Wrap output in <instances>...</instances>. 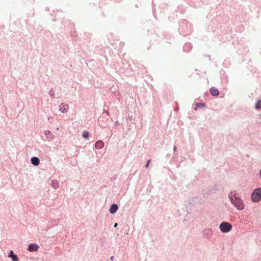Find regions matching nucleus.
<instances>
[{"label": "nucleus", "mask_w": 261, "mask_h": 261, "mask_svg": "<svg viewBox=\"0 0 261 261\" xmlns=\"http://www.w3.org/2000/svg\"><path fill=\"white\" fill-rule=\"evenodd\" d=\"M228 197L231 204L239 210H242L244 208L245 205L243 201L240 197L237 195L236 191H231L228 195Z\"/></svg>", "instance_id": "1"}, {"label": "nucleus", "mask_w": 261, "mask_h": 261, "mask_svg": "<svg viewBox=\"0 0 261 261\" xmlns=\"http://www.w3.org/2000/svg\"><path fill=\"white\" fill-rule=\"evenodd\" d=\"M251 199L253 202H258L261 200V188L254 189L251 193Z\"/></svg>", "instance_id": "2"}, {"label": "nucleus", "mask_w": 261, "mask_h": 261, "mask_svg": "<svg viewBox=\"0 0 261 261\" xmlns=\"http://www.w3.org/2000/svg\"><path fill=\"white\" fill-rule=\"evenodd\" d=\"M231 225L226 222H222L219 225L220 230L223 233H227L231 229Z\"/></svg>", "instance_id": "3"}, {"label": "nucleus", "mask_w": 261, "mask_h": 261, "mask_svg": "<svg viewBox=\"0 0 261 261\" xmlns=\"http://www.w3.org/2000/svg\"><path fill=\"white\" fill-rule=\"evenodd\" d=\"M39 248V246L36 243L30 244L27 248V250L30 252H36Z\"/></svg>", "instance_id": "4"}, {"label": "nucleus", "mask_w": 261, "mask_h": 261, "mask_svg": "<svg viewBox=\"0 0 261 261\" xmlns=\"http://www.w3.org/2000/svg\"><path fill=\"white\" fill-rule=\"evenodd\" d=\"M202 233L204 238L210 239L213 234V231L210 229H205L203 231Z\"/></svg>", "instance_id": "5"}, {"label": "nucleus", "mask_w": 261, "mask_h": 261, "mask_svg": "<svg viewBox=\"0 0 261 261\" xmlns=\"http://www.w3.org/2000/svg\"><path fill=\"white\" fill-rule=\"evenodd\" d=\"M118 210V205L116 203H113L111 205L109 212L110 214H114L116 213Z\"/></svg>", "instance_id": "6"}, {"label": "nucleus", "mask_w": 261, "mask_h": 261, "mask_svg": "<svg viewBox=\"0 0 261 261\" xmlns=\"http://www.w3.org/2000/svg\"><path fill=\"white\" fill-rule=\"evenodd\" d=\"M8 257L9 258H11V259L12 261H18L19 260L17 255L14 253V252L13 250L9 251V252L8 253Z\"/></svg>", "instance_id": "7"}, {"label": "nucleus", "mask_w": 261, "mask_h": 261, "mask_svg": "<svg viewBox=\"0 0 261 261\" xmlns=\"http://www.w3.org/2000/svg\"><path fill=\"white\" fill-rule=\"evenodd\" d=\"M210 92L211 95L213 96H218L220 94L218 89L216 88L215 87H212L210 89Z\"/></svg>", "instance_id": "8"}, {"label": "nucleus", "mask_w": 261, "mask_h": 261, "mask_svg": "<svg viewBox=\"0 0 261 261\" xmlns=\"http://www.w3.org/2000/svg\"><path fill=\"white\" fill-rule=\"evenodd\" d=\"M40 159L38 157L33 156L31 159V164L35 166H38L40 164Z\"/></svg>", "instance_id": "9"}, {"label": "nucleus", "mask_w": 261, "mask_h": 261, "mask_svg": "<svg viewBox=\"0 0 261 261\" xmlns=\"http://www.w3.org/2000/svg\"><path fill=\"white\" fill-rule=\"evenodd\" d=\"M68 105L65 104V103H62L60 106V111L63 113H65L67 112L68 110Z\"/></svg>", "instance_id": "10"}, {"label": "nucleus", "mask_w": 261, "mask_h": 261, "mask_svg": "<svg viewBox=\"0 0 261 261\" xmlns=\"http://www.w3.org/2000/svg\"><path fill=\"white\" fill-rule=\"evenodd\" d=\"M201 198L199 196H194L190 199L189 202L191 204L193 205L196 202H199Z\"/></svg>", "instance_id": "11"}, {"label": "nucleus", "mask_w": 261, "mask_h": 261, "mask_svg": "<svg viewBox=\"0 0 261 261\" xmlns=\"http://www.w3.org/2000/svg\"><path fill=\"white\" fill-rule=\"evenodd\" d=\"M104 146L103 142L101 140H98L96 142L95 144V147L96 149H101Z\"/></svg>", "instance_id": "12"}, {"label": "nucleus", "mask_w": 261, "mask_h": 261, "mask_svg": "<svg viewBox=\"0 0 261 261\" xmlns=\"http://www.w3.org/2000/svg\"><path fill=\"white\" fill-rule=\"evenodd\" d=\"M51 185L53 188L57 189L59 187V182L57 180H52L51 181Z\"/></svg>", "instance_id": "13"}, {"label": "nucleus", "mask_w": 261, "mask_h": 261, "mask_svg": "<svg viewBox=\"0 0 261 261\" xmlns=\"http://www.w3.org/2000/svg\"><path fill=\"white\" fill-rule=\"evenodd\" d=\"M195 106H196V107L194 108V110L195 111H196V110H197V108H204V107H205L206 105L204 102H201V103H196L195 104Z\"/></svg>", "instance_id": "14"}, {"label": "nucleus", "mask_w": 261, "mask_h": 261, "mask_svg": "<svg viewBox=\"0 0 261 261\" xmlns=\"http://www.w3.org/2000/svg\"><path fill=\"white\" fill-rule=\"evenodd\" d=\"M90 136V133L87 130H84L82 133V137L84 139H88Z\"/></svg>", "instance_id": "15"}, {"label": "nucleus", "mask_w": 261, "mask_h": 261, "mask_svg": "<svg viewBox=\"0 0 261 261\" xmlns=\"http://www.w3.org/2000/svg\"><path fill=\"white\" fill-rule=\"evenodd\" d=\"M255 108L256 110L261 109V100H258L255 105Z\"/></svg>", "instance_id": "16"}, {"label": "nucleus", "mask_w": 261, "mask_h": 261, "mask_svg": "<svg viewBox=\"0 0 261 261\" xmlns=\"http://www.w3.org/2000/svg\"><path fill=\"white\" fill-rule=\"evenodd\" d=\"M185 24H187V21L186 20H184L181 21V24H180V27L181 29H183Z\"/></svg>", "instance_id": "17"}, {"label": "nucleus", "mask_w": 261, "mask_h": 261, "mask_svg": "<svg viewBox=\"0 0 261 261\" xmlns=\"http://www.w3.org/2000/svg\"><path fill=\"white\" fill-rule=\"evenodd\" d=\"M44 134L47 137H48V136L49 135H51V133L50 132V131L48 130H46L44 132Z\"/></svg>", "instance_id": "18"}, {"label": "nucleus", "mask_w": 261, "mask_h": 261, "mask_svg": "<svg viewBox=\"0 0 261 261\" xmlns=\"http://www.w3.org/2000/svg\"><path fill=\"white\" fill-rule=\"evenodd\" d=\"M49 94L51 97H53L55 95V92H54L53 89H50V90L49 91Z\"/></svg>", "instance_id": "19"}, {"label": "nucleus", "mask_w": 261, "mask_h": 261, "mask_svg": "<svg viewBox=\"0 0 261 261\" xmlns=\"http://www.w3.org/2000/svg\"><path fill=\"white\" fill-rule=\"evenodd\" d=\"M190 46H191V44H190V43H187V44H186L184 46V51H186V48L187 47H190Z\"/></svg>", "instance_id": "20"}, {"label": "nucleus", "mask_w": 261, "mask_h": 261, "mask_svg": "<svg viewBox=\"0 0 261 261\" xmlns=\"http://www.w3.org/2000/svg\"><path fill=\"white\" fill-rule=\"evenodd\" d=\"M150 162V160H148L147 161V162H146V164H145V167L146 168H147L148 167Z\"/></svg>", "instance_id": "21"}, {"label": "nucleus", "mask_w": 261, "mask_h": 261, "mask_svg": "<svg viewBox=\"0 0 261 261\" xmlns=\"http://www.w3.org/2000/svg\"><path fill=\"white\" fill-rule=\"evenodd\" d=\"M176 149H177V147L175 145L173 147V151L174 152H175L176 151Z\"/></svg>", "instance_id": "22"}, {"label": "nucleus", "mask_w": 261, "mask_h": 261, "mask_svg": "<svg viewBox=\"0 0 261 261\" xmlns=\"http://www.w3.org/2000/svg\"><path fill=\"white\" fill-rule=\"evenodd\" d=\"M104 113H106L107 116L109 115V112L108 111H104Z\"/></svg>", "instance_id": "23"}, {"label": "nucleus", "mask_w": 261, "mask_h": 261, "mask_svg": "<svg viewBox=\"0 0 261 261\" xmlns=\"http://www.w3.org/2000/svg\"><path fill=\"white\" fill-rule=\"evenodd\" d=\"M209 192H210V193H214V192H215V190H213V189H211V190L209 191Z\"/></svg>", "instance_id": "24"}, {"label": "nucleus", "mask_w": 261, "mask_h": 261, "mask_svg": "<svg viewBox=\"0 0 261 261\" xmlns=\"http://www.w3.org/2000/svg\"><path fill=\"white\" fill-rule=\"evenodd\" d=\"M114 256H111V257H110V259H111V260H112H112H113V259H114Z\"/></svg>", "instance_id": "25"}, {"label": "nucleus", "mask_w": 261, "mask_h": 261, "mask_svg": "<svg viewBox=\"0 0 261 261\" xmlns=\"http://www.w3.org/2000/svg\"><path fill=\"white\" fill-rule=\"evenodd\" d=\"M182 29V30H185V31L183 32V33H186V31L185 29H184V28H183V29ZM189 32V30H187V32Z\"/></svg>", "instance_id": "26"}, {"label": "nucleus", "mask_w": 261, "mask_h": 261, "mask_svg": "<svg viewBox=\"0 0 261 261\" xmlns=\"http://www.w3.org/2000/svg\"><path fill=\"white\" fill-rule=\"evenodd\" d=\"M182 29V30H185V31L183 32V33H186V31L185 29H184V28H183V29ZM189 32V30H187V32Z\"/></svg>", "instance_id": "27"}, {"label": "nucleus", "mask_w": 261, "mask_h": 261, "mask_svg": "<svg viewBox=\"0 0 261 261\" xmlns=\"http://www.w3.org/2000/svg\"><path fill=\"white\" fill-rule=\"evenodd\" d=\"M186 159V158L181 156V161H184Z\"/></svg>", "instance_id": "28"}, {"label": "nucleus", "mask_w": 261, "mask_h": 261, "mask_svg": "<svg viewBox=\"0 0 261 261\" xmlns=\"http://www.w3.org/2000/svg\"><path fill=\"white\" fill-rule=\"evenodd\" d=\"M118 124H119V123H118V121H116V122L115 123V125L116 126H117Z\"/></svg>", "instance_id": "29"}, {"label": "nucleus", "mask_w": 261, "mask_h": 261, "mask_svg": "<svg viewBox=\"0 0 261 261\" xmlns=\"http://www.w3.org/2000/svg\"><path fill=\"white\" fill-rule=\"evenodd\" d=\"M117 225H118V224H117V223H115V224H114V227H117Z\"/></svg>", "instance_id": "30"}, {"label": "nucleus", "mask_w": 261, "mask_h": 261, "mask_svg": "<svg viewBox=\"0 0 261 261\" xmlns=\"http://www.w3.org/2000/svg\"><path fill=\"white\" fill-rule=\"evenodd\" d=\"M51 117H48V120H51Z\"/></svg>", "instance_id": "31"}, {"label": "nucleus", "mask_w": 261, "mask_h": 261, "mask_svg": "<svg viewBox=\"0 0 261 261\" xmlns=\"http://www.w3.org/2000/svg\"><path fill=\"white\" fill-rule=\"evenodd\" d=\"M51 117H48V120H51Z\"/></svg>", "instance_id": "32"}, {"label": "nucleus", "mask_w": 261, "mask_h": 261, "mask_svg": "<svg viewBox=\"0 0 261 261\" xmlns=\"http://www.w3.org/2000/svg\"><path fill=\"white\" fill-rule=\"evenodd\" d=\"M260 117L261 118V114H260Z\"/></svg>", "instance_id": "33"}]
</instances>
